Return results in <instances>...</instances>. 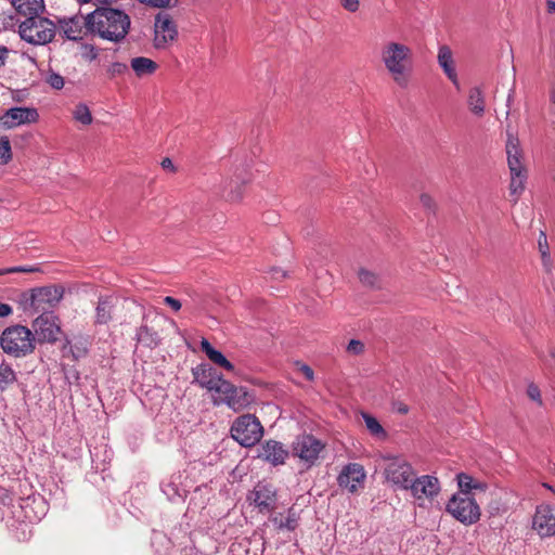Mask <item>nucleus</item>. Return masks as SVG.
Returning <instances> with one entry per match:
<instances>
[{"instance_id":"23","label":"nucleus","mask_w":555,"mask_h":555,"mask_svg":"<svg viewBox=\"0 0 555 555\" xmlns=\"http://www.w3.org/2000/svg\"><path fill=\"white\" fill-rule=\"evenodd\" d=\"M130 67L135 76L143 78L152 76L158 68V64L152 59L145 56H135L130 60Z\"/></svg>"},{"instance_id":"26","label":"nucleus","mask_w":555,"mask_h":555,"mask_svg":"<svg viewBox=\"0 0 555 555\" xmlns=\"http://www.w3.org/2000/svg\"><path fill=\"white\" fill-rule=\"evenodd\" d=\"M467 104L470 112L476 116H482L486 111L485 95L479 87L469 89Z\"/></svg>"},{"instance_id":"57","label":"nucleus","mask_w":555,"mask_h":555,"mask_svg":"<svg viewBox=\"0 0 555 555\" xmlns=\"http://www.w3.org/2000/svg\"><path fill=\"white\" fill-rule=\"evenodd\" d=\"M162 167H163L164 169H173V164H172L171 159H169V158H165V159H163V162H162Z\"/></svg>"},{"instance_id":"55","label":"nucleus","mask_w":555,"mask_h":555,"mask_svg":"<svg viewBox=\"0 0 555 555\" xmlns=\"http://www.w3.org/2000/svg\"><path fill=\"white\" fill-rule=\"evenodd\" d=\"M546 2V12L548 14L555 13V0H545Z\"/></svg>"},{"instance_id":"50","label":"nucleus","mask_w":555,"mask_h":555,"mask_svg":"<svg viewBox=\"0 0 555 555\" xmlns=\"http://www.w3.org/2000/svg\"><path fill=\"white\" fill-rule=\"evenodd\" d=\"M420 202L427 209H431L434 207V204H435L433 197L429 194H426V193L421 194Z\"/></svg>"},{"instance_id":"56","label":"nucleus","mask_w":555,"mask_h":555,"mask_svg":"<svg viewBox=\"0 0 555 555\" xmlns=\"http://www.w3.org/2000/svg\"><path fill=\"white\" fill-rule=\"evenodd\" d=\"M272 275L274 279H282L286 276V272L281 269H272Z\"/></svg>"},{"instance_id":"13","label":"nucleus","mask_w":555,"mask_h":555,"mask_svg":"<svg viewBox=\"0 0 555 555\" xmlns=\"http://www.w3.org/2000/svg\"><path fill=\"white\" fill-rule=\"evenodd\" d=\"M39 114L36 108L16 106L7 109L0 116V124L8 129L22 125L34 124L38 120Z\"/></svg>"},{"instance_id":"35","label":"nucleus","mask_w":555,"mask_h":555,"mask_svg":"<svg viewBox=\"0 0 555 555\" xmlns=\"http://www.w3.org/2000/svg\"><path fill=\"white\" fill-rule=\"evenodd\" d=\"M12 159L11 143L8 137L0 135V164L5 165Z\"/></svg>"},{"instance_id":"7","label":"nucleus","mask_w":555,"mask_h":555,"mask_svg":"<svg viewBox=\"0 0 555 555\" xmlns=\"http://www.w3.org/2000/svg\"><path fill=\"white\" fill-rule=\"evenodd\" d=\"M446 511L465 526L476 524L481 516L476 500L467 493H454L448 501Z\"/></svg>"},{"instance_id":"46","label":"nucleus","mask_w":555,"mask_h":555,"mask_svg":"<svg viewBox=\"0 0 555 555\" xmlns=\"http://www.w3.org/2000/svg\"><path fill=\"white\" fill-rule=\"evenodd\" d=\"M538 249H539V253L542 254L544 251H550V246H548V242H547V236L545 234L544 231H541L539 233V237H538Z\"/></svg>"},{"instance_id":"33","label":"nucleus","mask_w":555,"mask_h":555,"mask_svg":"<svg viewBox=\"0 0 555 555\" xmlns=\"http://www.w3.org/2000/svg\"><path fill=\"white\" fill-rule=\"evenodd\" d=\"M73 117L76 121L85 126L90 125L92 122L91 112L89 107L83 103H79L75 106L73 111Z\"/></svg>"},{"instance_id":"48","label":"nucleus","mask_w":555,"mask_h":555,"mask_svg":"<svg viewBox=\"0 0 555 555\" xmlns=\"http://www.w3.org/2000/svg\"><path fill=\"white\" fill-rule=\"evenodd\" d=\"M34 271H35V269L30 268V267H12V268H7V269L0 270V275L7 274V273H17V272L27 273V272H34Z\"/></svg>"},{"instance_id":"20","label":"nucleus","mask_w":555,"mask_h":555,"mask_svg":"<svg viewBox=\"0 0 555 555\" xmlns=\"http://www.w3.org/2000/svg\"><path fill=\"white\" fill-rule=\"evenodd\" d=\"M253 502L261 512H270L275 507L276 494L272 486L259 482L253 491Z\"/></svg>"},{"instance_id":"45","label":"nucleus","mask_w":555,"mask_h":555,"mask_svg":"<svg viewBox=\"0 0 555 555\" xmlns=\"http://www.w3.org/2000/svg\"><path fill=\"white\" fill-rule=\"evenodd\" d=\"M338 2L350 13H356L360 9V0H338Z\"/></svg>"},{"instance_id":"9","label":"nucleus","mask_w":555,"mask_h":555,"mask_svg":"<svg viewBox=\"0 0 555 555\" xmlns=\"http://www.w3.org/2000/svg\"><path fill=\"white\" fill-rule=\"evenodd\" d=\"M63 296L62 286L38 287L31 291L29 305L37 312L49 313L48 311L57 306Z\"/></svg>"},{"instance_id":"29","label":"nucleus","mask_w":555,"mask_h":555,"mask_svg":"<svg viewBox=\"0 0 555 555\" xmlns=\"http://www.w3.org/2000/svg\"><path fill=\"white\" fill-rule=\"evenodd\" d=\"M16 380L17 375L13 367L5 362L0 363V391L7 390L14 385Z\"/></svg>"},{"instance_id":"36","label":"nucleus","mask_w":555,"mask_h":555,"mask_svg":"<svg viewBox=\"0 0 555 555\" xmlns=\"http://www.w3.org/2000/svg\"><path fill=\"white\" fill-rule=\"evenodd\" d=\"M359 279L363 285L370 286V287H376L378 286V276L369 270L361 269L359 271Z\"/></svg>"},{"instance_id":"31","label":"nucleus","mask_w":555,"mask_h":555,"mask_svg":"<svg viewBox=\"0 0 555 555\" xmlns=\"http://www.w3.org/2000/svg\"><path fill=\"white\" fill-rule=\"evenodd\" d=\"M245 180L236 177V179H231V181L227 184V189H229V193L227 198L231 202H237L243 196V184Z\"/></svg>"},{"instance_id":"25","label":"nucleus","mask_w":555,"mask_h":555,"mask_svg":"<svg viewBox=\"0 0 555 555\" xmlns=\"http://www.w3.org/2000/svg\"><path fill=\"white\" fill-rule=\"evenodd\" d=\"M201 348L211 362L218 364L227 371L234 370L233 364L222 354V352L215 349L207 339L203 338L201 340Z\"/></svg>"},{"instance_id":"44","label":"nucleus","mask_w":555,"mask_h":555,"mask_svg":"<svg viewBox=\"0 0 555 555\" xmlns=\"http://www.w3.org/2000/svg\"><path fill=\"white\" fill-rule=\"evenodd\" d=\"M540 257H541V263H542L544 271L547 274H551L553 271V259L551 257L550 251H544V253L540 254Z\"/></svg>"},{"instance_id":"16","label":"nucleus","mask_w":555,"mask_h":555,"mask_svg":"<svg viewBox=\"0 0 555 555\" xmlns=\"http://www.w3.org/2000/svg\"><path fill=\"white\" fill-rule=\"evenodd\" d=\"M254 401V396L244 387L233 386L230 395L215 399L214 404H227L234 412H240L248 408Z\"/></svg>"},{"instance_id":"14","label":"nucleus","mask_w":555,"mask_h":555,"mask_svg":"<svg viewBox=\"0 0 555 555\" xmlns=\"http://www.w3.org/2000/svg\"><path fill=\"white\" fill-rule=\"evenodd\" d=\"M365 477L366 474L361 464L349 463L341 469L337 481L339 487L347 489L351 493H354L359 489L363 488Z\"/></svg>"},{"instance_id":"28","label":"nucleus","mask_w":555,"mask_h":555,"mask_svg":"<svg viewBox=\"0 0 555 555\" xmlns=\"http://www.w3.org/2000/svg\"><path fill=\"white\" fill-rule=\"evenodd\" d=\"M89 343L87 338L78 337L73 341L67 340L63 347L64 352L72 354L74 360H79L87 356Z\"/></svg>"},{"instance_id":"8","label":"nucleus","mask_w":555,"mask_h":555,"mask_svg":"<svg viewBox=\"0 0 555 555\" xmlns=\"http://www.w3.org/2000/svg\"><path fill=\"white\" fill-rule=\"evenodd\" d=\"M384 473L387 481L400 490H408L415 476L412 465L401 457H389Z\"/></svg>"},{"instance_id":"11","label":"nucleus","mask_w":555,"mask_h":555,"mask_svg":"<svg viewBox=\"0 0 555 555\" xmlns=\"http://www.w3.org/2000/svg\"><path fill=\"white\" fill-rule=\"evenodd\" d=\"M154 31V40L156 48L166 47L169 42L173 41L178 36L177 25L175 24L170 14L166 11H162L156 14Z\"/></svg>"},{"instance_id":"27","label":"nucleus","mask_w":555,"mask_h":555,"mask_svg":"<svg viewBox=\"0 0 555 555\" xmlns=\"http://www.w3.org/2000/svg\"><path fill=\"white\" fill-rule=\"evenodd\" d=\"M456 480L460 488L457 493H467V495H470L469 493L472 490L485 491L487 489V485L485 482L479 481L465 473L457 474Z\"/></svg>"},{"instance_id":"30","label":"nucleus","mask_w":555,"mask_h":555,"mask_svg":"<svg viewBox=\"0 0 555 555\" xmlns=\"http://www.w3.org/2000/svg\"><path fill=\"white\" fill-rule=\"evenodd\" d=\"M137 340L147 347L156 346L159 341L158 334L146 325H141L137 332Z\"/></svg>"},{"instance_id":"15","label":"nucleus","mask_w":555,"mask_h":555,"mask_svg":"<svg viewBox=\"0 0 555 555\" xmlns=\"http://www.w3.org/2000/svg\"><path fill=\"white\" fill-rule=\"evenodd\" d=\"M408 490L415 500H431L439 494L440 482L438 478L430 475L414 476Z\"/></svg>"},{"instance_id":"53","label":"nucleus","mask_w":555,"mask_h":555,"mask_svg":"<svg viewBox=\"0 0 555 555\" xmlns=\"http://www.w3.org/2000/svg\"><path fill=\"white\" fill-rule=\"evenodd\" d=\"M12 307L8 304L0 302V318L8 317L12 313Z\"/></svg>"},{"instance_id":"42","label":"nucleus","mask_w":555,"mask_h":555,"mask_svg":"<svg viewBox=\"0 0 555 555\" xmlns=\"http://www.w3.org/2000/svg\"><path fill=\"white\" fill-rule=\"evenodd\" d=\"M141 3L153 8H170L177 3V0H139Z\"/></svg>"},{"instance_id":"5","label":"nucleus","mask_w":555,"mask_h":555,"mask_svg":"<svg viewBox=\"0 0 555 555\" xmlns=\"http://www.w3.org/2000/svg\"><path fill=\"white\" fill-rule=\"evenodd\" d=\"M18 34L28 43L36 46L47 44L55 36V24L38 14L23 21L18 26Z\"/></svg>"},{"instance_id":"17","label":"nucleus","mask_w":555,"mask_h":555,"mask_svg":"<svg viewBox=\"0 0 555 555\" xmlns=\"http://www.w3.org/2000/svg\"><path fill=\"white\" fill-rule=\"evenodd\" d=\"M533 528L541 537H552L555 534V508L543 504L537 507L533 517Z\"/></svg>"},{"instance_id":"10","label":"nucleus","mask_w":555,"mask_h":555,"mask_svg":"<svg viewBox=\"0 0 555 555\" xmlns=\"http://www.w3.org/2000/svg\"><path fill=\"white\" fill-rule=\"evenodd\" d=\"M325 444L312 435H301L293 443V453L308 465H313Z\"/></svg>"},{"instance_id":"2","label":"nucleus","mask_w":555,"mask_h":555,"mask_svg":"<svg viewBox=\"0 0 555 555\" xmlns=\"http://www.w3.org/2000/svg\"><path fill=\"white\" fill-rule=\"evenodd\" d=\"M380 61L399 88H408L413 73V51L399 41H387L380 49Z\"/></svg>"},{"instance_id":"49","label":"nucleus","mask_w":555,"mask_h":555,"mask_svg":"<svg viewBox=\"0 0 555 555\" xmlns=\"http://www.w3.org/2000/svg\"><path fill=\"white\" fill-rule=\"evenodd\" d=\"M164 302L175 311H179L181 309V302L171 296H166L164 298Z\"/></svg>"},{"instance_id":"22","label":"nucleus","mask_w":555,"mask_h":555,"mask_svg":"<svg viewBox=\"0 0 555 555\" xmlns=\"http://www.w3.org/2000/svg\"><path fill=\"white\" fill-rule=\"evenodd\" d=\"M15 11L27 17L40 14L44 10L43 0H11Z\"/></svg>"},{"instance_id":"47","label":"nucleus","mask_w":555,"mask_h":555,"mask_svg":"<svg viewBox=\"0 0 555 555\" xmlns=\"http://www.w3.org/2000/svg\"><path fill=\"white\" fill-rule=\"evenodd\" d=\"M163 491L170 500H173L176 496L181 498V494H180L178 488L172 483L166 485L163 488Z\"/></svg>"},{"instance_id":"34","label":"nucleus","mask_w":555,"mask_h":555,"mask_svg":"<svg viewBox=\"0 0 555 555\" xmlns=\"http://www.w3.org/2000/svg\"><path fill=\"white\" fill-rule=\"evenodd\" d=\"M363 420H364L366 428L373 436L379 437V438L386 437L385 429L383 428V426L379 424V422L374 416L364 413Z\"/></svg>"},{"instance_id":"40","label":"nucleus","mask_w":555,"mask_h":555,"mask_svg":"<svg viewBox=\"0 0 555 555\" xmlns=\"http://www.w3.org/2000/svg\"><path fill=\"white\" fill-rule=\"evenodd\" d=\"M47 82L55 90H61L65 83L64 78L57 73H50Z\"/></svg>"},{"instance_id":"58","label":"nucleus","mask_w":555,"mask_h":555,"mask_svg":"<svg viewBox=\"0 0 555 555\" xmlns=\"http://www.w3.org/2000/svg\"><path fill=\"white\" fill-rule=\"evenodd\" d=\"M397 411L401 414H406L409 412V408L408 405L403 404V403H398L397 405Z\"/></svg>"},{"instance_id":"43","label":"nucleus","mask_w":555,"mask_h":555,"mask_svg":"<svg viewBox=\"0 0 555 555\" xmlns=\"http://www.w3.org/2000/svg\"><path fill=\"white\" fill-rule=\"evenodd\" d=\"M128 70V66L125 63L114 62L111 64L108 72L112 76H121Z\"/></svg>"},{"instance_id":"51","label":"nucleus","mask_w":555,"mask_h":555,"mask_svg":"<svg viewBox=\"0 0 555 555\" xmlns=\"http://www.w3.org/2000/svg\"><path fill=\"white\" fill-rule=\"evenodd\" d=\"M299 371L302 373V375L308 380H312L313 379L314 373H313V370L309 365H307V364L300 365Z\"/></svg>"},{"instance_id":"59","label":"nucleus","mask_w":555,"mask_h":555,"mask_svg":"<svg viewBox=\"0 0 555 555\" xmlns=\"http://www.w3.org/2000/svg\"><path fill=\"white\" fill-rule=\"evenodd\" d=\"M512 101H513V92H511V93L508 94V98H507V106H508V107H509V105H511Z\"/></svg>"},{"instance_id":"4","label":"nucleus","mask_w":555,"mask_h":555,"mask_svg":"<svg viewBox=\"0 0 555 555\" xmlns=\"http://www.w3.org/2000/svg\"><path fill=\"white\" fill-rule=\"evenodd\" d=\"M34 333L23 325L7 327L0 336V346L4 353L14 358H23L35 350Z\"/></svg>"},{"instance_id":"41","label":"nucleus","mask_w":555,"mask_h":555,"mask_svg":"<svg viewBox=\"0 0 555 555\" xmlns=\"http://www.w3.org/2000/svg\"><path fill=\"white\" fill-rule=\"evenodd\" d=\"M347 351L350 354L359 356L364 351V344L358 339H351L347 345Z\"/></svg>"},{"instance_id":"52","label":"nucleus","mask_w":555,"mask_h":555,"mask_svg":"<svg viewBox=\"0 0 555 555\" xmlns=\"http://www.w3.org/2000/svg\"><path fill=\"white\" fill-rule=\"evenodd\" d=\"M8 56H9V49L7 47L0 44V68L5 65Z\"/></svg>"},{"instance_id":"60","label":"nucleus","mask_w":555,"mask_h":555,"mask_svg":"<svg viewBox=\"0 0 555 555\" xmlns=\"http://www.w3.org/2000/svg\"><path fill=\"white\" fill-rule=\"evenodd\" d=\"M79 2L87 3L89 0H78Z\"/></svg>"},{"instance_id":"54","label":"nucleus","mask_w":555,"mask_h":555,"mask_svg":"<svg viewBox=\"0 0 555 555\" xmlns=\"http://www.w3.org/2000/svg\"><path fill=\"white\" fill-rule=\"evenodd\" d=\"M87 53L85 54L89 60H95L98 57V51L93 46H86Z\"/></svg>"},{"instance_id":"18","label":"nucleus","mask_w":555,"mask_h":555,"mask_svg":"<svg viewBox=\"0 0 555 555\" xmlns=\"http://www.w3.org/2000/svg\"><path fill=\"white\" fill-rule=\"evenodd\" d=\"M289 452L285 446L276 440L264 441L259 449L258 457L270 463L273 466L283 465L288 457Z\"/></svg>"},{"instance_id":"24","label":"nucleus","mask_w":555,"mask_h":555,"mask_svg":"<svg viewBox=\"0 0 555 555\" xmlns=\"http://www.w3.org/2000/svg\"><path fill=\"white\" fill-rule=\"evenodd\" d=\"M116 298L113 296L101 297L95 308V322L98 324H107L112 319L113 308Z\"/></svg>"},{"instance_id":"37","label":"nucleus","mask_w":555,"mask_h":555,"mask_svg":"<svg viewBox=\"0 0 555 555\" xmlns=\"http://www.w3.org/2000/svg\"><path fill=\"white\" fill-rule=\"evenodd\" d=\"M233 384L225 380V379H222L219 385L217 386V388L214 390L212 395H211V400L214 401L215 399H220L221 397H227L230 395V391L232 390L233 388Z\"/></svg>"},{"instance_id":"6","label":"nucleus","mask_w":555,"mask_h":555,"mask_svg":"<svg viewBox=\"0 0 555 555\" xmlns=\"http://www.w3.org/2000/svg\"><path fill=\"white\" fill-rule=\"evenodd\" d=\"M230 433L242 447L250 448L262 438L263 427L255 415L244 414L234 420Z\"/></svg>"},{"instance_id":"21","label":"nucleus","mask_w":555,"mask_h":555,"mask_svg":"<svg viewBox=\"0 0 555 555\" xmlns=\"http://www.w3.org/2000/svg\"><path fill=\"white\" fill-rule=\"evenodd\" d=\"M437 62L444 75L449 78V80L459 89L460 82L457 73L455 69L453 53L448 46H440L437 55Z\"/></svg>"},{"instance_id":"32","label":"nucleus","mask_w":555,"mask_h":555,"mask_svg":"<svg viewBox=\"0 0 555 555\" xmlns=\"http://www.w3.org/2000/svg\"><path fill=\"white\" fill-rule=\"evenodd\" d=\"M272 521L279 530L294 531L298 526V518L293 511L288 512L285 519L274 517Z\"/></svg>"},{"instance_id":"39","label":"nucleus","mask_w":555,"mask_h":555,"mask_svg":"<svg viewBox=\"0 0 555 555\" xmlns=\"http://www.w3.org/2000/svg\"><path fill=\"white\" fill-rule=\"evenodd\" d=\"M527 396L534 401L538 405H543L540 388L534 383H530L527 387Z\"/></svg>"},{"instance_id":"12","label":"nucleus","mask_w":555,"mask_h":555,"mask_svg":"<svg viewBox=\"0 0 555 555\" xmlns=\"http://www.w3.org/2000/svg\"><path fill=\"white\" fill-rule=\"evenodd\" d=\"M33 328L40 341L54 343L61 333L60 320L53 313H41L34 320Z\"/></svg>"},{"instance_id":"1","label":"nucleus","mask_w":555,"mask_h":555,"mask_svg":"<svg viewBox=\"0 0 555 555\" xmlns=\"http://www.w3.org/2000/svg\"><path fill=\"white\" fill-rule=\"evenodd\" d=\"M89 33L111 42L122 41L130 29V17L121 10L102 7L88 13Z\"/></svg>"},{"instance_id":"19","label":"nucleus","mask_w":555,"mask_h":555,"mask_svg":"<svg viewBox=\"0 0 555 555\" xmlns=\"http://www.w3.org/2000/svg\"><path fill=\"white\" fill-rule=\"evenodd\" d=\"M60 29L69 40H79L82 38L85 30L89 33L88 14H76L60 20Z\"/></svg>"},{"instance_id":"38","label":"nucleus","mask_w":555,"mask_h":555,"mask_svg":"<svg viewBox=\"0 0 555 555\" xmlns=\"http://www.w3.org/2000/svg\"><path fill=\"white\" fill-rule=\"evenodd\" d=\"M223 378L219 375H216V374H209L208 376H204L201 380V385L202 387L206 388L208 391H210L211 393L214 392V390L217 388V386L219 385V383L222 380Z\"/></svg>"},{"instance_id":"3","label":"nucleus","mask_w":555,"mask_h":555,"mask_svg":"<svg viewBox=\"0 0 555 555\" xmlns=\"http://www.w3.org/2000/svg\"><path fill=\"white\" fill-rule=\"evenodd\" d=\"M507 165L511 173L509 193L517 202L526 188L528 171L522 164V154L518 138L507 131L506 140Z\"/></svg>"}]
</instances>
